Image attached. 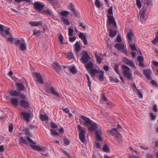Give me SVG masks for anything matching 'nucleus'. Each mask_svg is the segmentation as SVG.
Wrapping results in <instances>:
<instances>
[{
  "label": "nucleus",
  "mask_w": 158,
  "mask_h": 158,
  "mask_svg": "<svg viewBox=\"0 0 158 158\" xmlns=\"http://www.w3.org/2000/svg\"><path fill=\"white\" fill-rule=\"evenodd\" d=\"M30 146L31 148L34 150H35L38 151H44V149L43 150V148L38 146L34 145L32 144H30Z\"/></svg>",
  "instance_id": "4be33fe9"
},
{
  "label": "nucleus",
  "mask_w": 158,
  "mask_h": 158,
  "mask_svg": "<svg viewBox=\"0 0 158 158\" xmlns=\"http://www.w3.org/2000/svg\"><path fill=\"white\" fill-rule=\"evenodd\" d=\"M19 48L22 51L26 50L27 49V47L26 44L24 43L20 44Z\"/></svg>",
  "instance_id": "c9c22d12"
},
{
  "label": "nucleus",
  "mask_w": 158,
  "mask_h": 158,
  "mask_svg": "<svg viewBox=\"0 0 158 158\" xmlns=\"http://www.w3.org/2000/svg\"><path fill=\"white\" fill-rule=\"evenodd\" d=\"M69 35V36H72L73 35V33L74 32V30L73 29L70 28H68Z\"/></svg>",
  "instance_id": "c03bdc74"
},
{
  "label": "nucleus",
  "mask_w": 158,
  "mask_h": 158,
  "mask_svg": "<svg viewBox=\"0 0 158 158\" xmlns=\"http://www.w3.org/2000/svg\"><path fill=\"white\" fill-rule=\"evenodd\" d=\"M52 66L57 72L59 73L61 71V67L58 63L56 62H53Z\"/></svg>",
  "instance_id": "2eb2a0df"
},
{
  "label": "nucleus",
  "mask_w": 158,
  "mask_h": 158,
  "mask_svg": "<svg viewBox=\"0 0 158 158\" xmlns=\"http://www.w3.org/2000/svg\"><path fill=\"white\" fill-rule=\"evenodd\" d=\"M137 60L139 62V65L141 67H144V66L143 63L144 59L143 57L141 56H138Z\"/></svg>",
  "instance_id": "6ab92c4d"
},
{
  "label": "nucleus",
  "mask_w": 158,
  "mask_h": 158,
  "mask_svg": "<svg viewBox=\"0 0 158 158\" xmlns=\"http://www.w3.org/2000/svg\"><path fill=\"white\" fill-rule=\"evenodd\" d=\"M0 30L1 31V33L2 35L5 36V35L3 33L4 29L2 25L0 24Z\"/></svg>",
  "instance_id": "8fccbe9b"
},
{
  "label": "nucleus",
  "mask_w": 158,
  "mask_h": 158,
  "mask_svg": "<svg viewBox=\"0 0 158 158\" xmlns=\"http://www.w3.org/2000/svg\"><path fill=\"white\" fill-rule=\"evenodd\" d=\"M21 115H23L24 120H26L27 122L29 121V118L31 117V114L30 113L25 112H22L21 113Z\"/></svg>",
  "instance_id": "ddd939ff"
},
{
  "label": "nucleus",
  "mask_w": 158,
  "mask_h": 158,
  "mask_svg": "<svg viewBox=\"0 0 158 158\" xmlns=\"http://www.w3.org/2000/svg\"><path fill=\"white\" fill-rule=\"evenodd\" d=\"M77 128L78 130L80 131L79 136L81 141L83 143H85V135L86 133L84 129L85 128L81 127L80 124L78 125Z\"/></svg>",
  "instance_id": "f03ea898"
},
{
  "label": "nucleus",
  "mask_w": 158,
  "mask_h": 158,
  "mask_svg": "<svg viewBox=\"0 0 158 158\" xmlns=\"http://www.w3.org/2000/svg\"><path fill=\"white\" fill-rule=\"evenodd\" d=\"M18 100L17 99L14 98L11 100V104L15 106H17L18 105Z\"/></svg>",
  "instance_id": "c756f323"
},
{
  "label": "nucleus",
  "mask_w": 158,
  "mask_h": 158,
  "mask_svg": "<svg viewBox=\"0 0 158 158\" xmlns=\"http://www.w3.org/2000/svg\"><path fill=\"white\" fill-rule=\"evenodd\" d=\"M33 35H36L37 36H39L40 35V33L41 32V31L40 30H38L37 31H36L35 30H33Z\"/></svg>",
  "instance_id": "58836bf2"
},
{
  "label": "nucleus",
  "mask_w": 158,
  "mask_h": 158,
  "mask_svg": "<svg viewBox=\"0 0 158 158\" xmlns=\"http://www.w3.org/2000/svg\"><path fill=\"white\" fill-rule=\"evenodd\" d=\"M40 119L42 121H48V117L46 114H40Z\"/></svg>",
  "instance_id": "cd10ccee"
},
{
  "label": "nucleus",
  "mask_w": 158,
  "mask_h": 158,
  "mask_svg": "<svg viewBox=\"0 0 158 158\" xmlns=\"http://www.w3.org/2000/svg\"><path fill=\"white\" fill-rule=\"evenodd\" d=\"M143 73L145 77L148 79H151V76L150 75L151 74V71L150 69H147L144 70Z\"/></svg>",
  "instance_id": "f3484780"
},
{
  "label": "nucleus",
  "mask_w": 158,
  "mask_h": 158,
  "mask_svg": "<svg viewBox=\"0 0 158 158\" xmlns=\"http://www.w3.org/2000/svg\"><path fill=\"white\" fill-rule=\"evenodd\" d=\"M16 2H31V0H14Z\"/></svg>",
  "instance_id": "680f3d73"
},
{
  "label": "nucleus",
  "mask_w": 158,
  "mask_h": 158,
  "mask_svg": "<svg viewBox=\"0 0 158 158\" xmlns=\"http://www.w3.org/2000/svg\"><path fill=\"white\" fill-rule=\"evenodd\" d=\"M62 109L64 112L68 114V113H69V110L67 108H64V107H63L62 108Z\"/></svg>",
  "instance_id": "338daca9"
},
{
  "label": "nucleus",
  "mask_w": 158,
  "mask_h": 158,
  "mask_svg": "<svg viewBox=\"0 0 158 158\" xmlns=\"http://www.w3.org/2000/svg\"><path fill=\"white\" fill-rule=\"evenodd\" d=\"M119 65L117 64H115V66L114 68V71L116 72V73L119 74V73L118 71V68Z\"/></svg>",
  "instance_id": "09e8293b"
},
{
  "label": "nucleus",
  "mask_w": 158,
  "mask_h": 158,
  "mask_svg": "<svg viewBox=\"0 0 158 158\" xmlns=\"http://www.w3.org/2000/svg\"><path fill=\"white\" fill-rule=\"evenodd\" d=\"M94 66V64L91 61L87 63L85 66L86 69L88 71H90L92 69H93Z\"/></svg>",
  "instance_id": "aec40b11"
},
{
  "label": "nucleus",
  "mask_w": 158,
  "mask_h": 158,
  "mask_svg": "<svg viewBox=\"0 0 158 158\" xmlns=\"http://www.w3.org/2000/svg\"><path fill=\"white\" fill-rule=\"evenodd\" d=\"M146 157V158H153L154 155L152 154L148 153L147 154Z\"/></svg>",
  "instance_id": "6e6d98bb"
},
{
  "label": "nucleus",
  "mask_w": 158,
  "mask_h": 158,
  "mask_svg": "<svg viewBox=\"0 0 158 158\" xmlns=\"http://www.w3.org/2000/svg\"><path fill=\"white\" fill-rule=\"evenodd\" d=\"M123 62L127 65L132 68H135V64L132 60H130L126 57H124L123 58Z\"/></svg>",
  "instance_id": "0eeeda50"
},
{
  "label": "nucleus",
  "mask_w": 158,
  "mask_h": 158,
  "mask_svg": "<svg viewBox=\"0 0 158 158\" xmlns=\"http://www.w3.org/2000/svg\"><path fill=\"white\" fill-rule=\"evenodd\" d=\"M20 139V144H28V143L27 142L26 140L24 139L22 137H19Z\"/></svg>",
  "instance_id": "f704fd0d"
},
{
  "label": "nucleus",
  "mask_w": 158,
  "mask_h": 158,
  "mask_svg": "<svg viewBox=\"0 0 158 158\" xmlns=\"http://www.w3.org/2000/svg\"><path fill=\"white\" fill-rule=\"evenodd\" d=\"M34 74L37 79V81L41 84H43L44 82L43 80L41 74L38 73H35Z\"/></svg>",
  "instance_id": "4468645a"
},
{
  "label": "nucleus",
  "mask_w": 158,
  "mask_h": 158,
  "mask_svg": "<svg viewBox=\"0 0 158 158\" xmlns=\"http://www.w3.org/2000/svg\"><path fill=\"white\" fill-rule=\"evenodd\" d=\"M109 30V36L111 38L114 37L117 35L116 31H113L112 29H110Z\"/></svg>",
  "instance_id": "bb28decb"
},
{
  "label": "nucleus",
  "mask_w": 158,
  "mask_h": 158,
  "mask_svg": "<svg viewBox=\"0 0 158 158\" xmlns=\"http://www.w3.org/2000/svg\"><path fill=\"white\" fill-rule=\"evenodd\" d=\"M75 50L77 52L81 50V47L78 42H77L74 45Z\"/></svg>",
  "instance_id": "473e14b6"
},
{
  "label": "nucleus",
  "mask_w": 158,
  "mask_h": 158,
  "mask_svg": "<svg viewBox=\"0 0 158 158\" xmlns=\"http://www.w3.org/2000/svg\"><path fill=\"white\" fill-rule=\"evenodd\" d=\"M63 142L66 145H69L70 143V141L67 138H65L64 139Z\"/></svg>",
  "instance_id": "37998d69"
},
{
  "label": "nucleus",
  "mask_w": 158,
  "mask_h": 158,
  "mask_svg": "<svg viewBox=\"0 0 158 158\" xmlns=\"http://www.w3.org/2000/svg\"><path fill=\"white\" fill-rule=\"evenodd\" d=\"M24 131H25V133L26 134L29 135L31 136V133L30 132L28 129L27 128H25Z\"/></svg>",
  "instance_id": "4d7b16f0"
},
{
  "label": "nucleus",
  "mask_w": 158,
  "mask_h": 158,
  "mask_svg": "<svg viewBox=\"0 0 158 158\" xmlns=\"http://www.w3.org/2000/svg\"><path fill=\"white\" fill-rule=\"evenodd\" d=\"M69 71L71 72L73 74H76L77 73V71L75 67L74 66H72L71 68H69Z\"/></svg>",
  "instance_id": "72a5a7b5"
},
{
  "label": "nucleus",
  "mask_w": 158,
  "mask_h": 158,
  "mask_svg": "<svg viewBox=\"0 0 158 158\" xmlns=\"http://www.w3.org/2000/svg\"><path fill=\"white\" fill-rule=\"evenodd\" d=\"M95 137L97 140H98L100 141H102V138L100 134L95 135Z\"/></svg>",
  "instance_id": "864d4df0"
},
{
  "label": "nucleus",
  "mask_w": 158,
  "mask_h": 158,
  "mask_svg": "<svg viewBox=\"0 0 158 158\" xmlns=\"http://www.w3.org/2000/svg\"><path fill=\"white\" fill-rule=\"evenodd\" d=\"M50 2L51 4L53 6H56L57 5V3L55 0H47Z\"/></svg>",
  "instance_id": "ea45409f"
},
{
  "label": "nucleus",
  "mask_w": 158,
  "mask_h": 158,
  "mask_svg": "<svg viewBox=\"0 0 158 158\" xmlns=\"http://www.w3.org/2000/svg\"><path fill=\"white\" fill-rule=\"evenodd\" d=\"M44 7V5L40 3L39 2H36L34 3V8L40 11H41Z\"/></svg>",
  "instance_id": "6e6552de"
},
{
  "label": "nucleus",
  "mask_w": 158,
  "mask_h": 158,
  "mask_svg": "<svg viewBox=\"0 0 158 158\" xmlns=\"http://www.w3.org/2000/svg\"><path fill=\"white\" fill-rule=\"evenodd\" d=\"M51 134L52 135H59L58 133L57 132L56 130L53 129H51L50 131Z\"/></svg>",
  "instance_id": "a18cd8bd"
},
{
  "label": "nucleus",
  "mask_w": 158,
  "mask_h": 158,
  "mask_svg": "<svg viewBox=\"0 0 158 158\" xmlns=\"http://www.w3.org/2000/svg\"><path fill=\"white\" fill-rule=\"evenodd\" d=\"M133 34L131 30H130L129 32L127 34V38L128 40V42L129 45V46L131 48V49L133 51H137L138 52H139L140 54H141V51L139 49H137L135 44H132V39L131 37L133 35Z\"/></svg>",
  "instance_id": "f257e3e1"
},
{
  "label": "nucleus",
  "mask_w": 158,
  "mask_h": 158,
  "mask_svg": "<svg viewBox=\"0 0 158 158\" xmlns=\"http://www.w3.org/2000/svg\"><path fill=\"white\" fill-rule=\"evenodd\" d=\"M10 30V28H8L7 29L5 30V32L6 34L7 35L11 36V35L10 34V33L9 32V31Z\"/></svg>",
  "instance_id": "e2e57ef3"
},
{
  "label": "nucleus",
  "mask_w": 158,
  "mask_h": 158,
  "mask_svg": "<svg viewBox=\"0 0 158 158\" xmlns=\"http://www.w3.org/2000/svg\"><path fill=\"white\" fill-rule=\"evenodd\" d=\"M117 42L120 43L122 42V39L120 36L119 35H118L117 37Z\"/></svg>",
  "instance_id": "774afa93"
},
{
  "label": "nucleus",
  "mask_w": 158,
  "mask_h": 158,
  "mask_svg": "<svg viewBox=\"0 0 158 158\" xmlns=\"http://www.w3.org/2000/svg\"><path fill=\"white\" fill-rule=\"evenodd\" d=\"M51 127L53 128H57L58 126L53 123H51Z\"/></svg>",
  "instance_id": "0e129e2a"
},
{
  "label": "nucleus",
  "mask_w": 158,
  "mask_h": 158,
  "mask_svg": "<svg viewBox=\"0 0 158 158\" xmlns=\"http://www.w3.org/2000/svg\"><path fill=\"white\" fill-rule=\"evenodd\" d=\"M13 129V126L12 124H10L9 127V131L10 132H12Z\"/></svg>",
  "instance_id": "bf43d9fd"
},
{
  "label": "nucleus",
  "mask_w": 158,
  "mask_h": 158,
  "mask_svg": "<svg viewBox=\"0 0 158 158\" xmlns=\"http://www.w3.org/2000/svg\"><path fill=\"white\" fill-rule=\"evenodd\" d=\"M20 106L24 108L27 109L29 107V104L28 102L24 100H22L20 102Z\"/></svg>",
  "instance_id": "dca6fc26"
},
{
  "label": "nucleus",
  "mask_w": 158,
  "mask_h": 158,
  "mask_svg": "<svg viewBox=\"0 0 158 158\" xmlns=\"http://www.w3.org/2000/svg\"><path fill=\"white\" fill-rule=\"evenodd\" d=\"M29 23L32 26H42L43 25V23L41 21H31Z\"/></svg>",
  "instance_id": "a211bd4d"
},
{
  "label": "nucleus",
  "mask_w": 158,
  "mask_h": 158,
  "mask_svg": "<svg viewBox=\"0 0 158 158\" xmlns=\"http://www.w3.org/2000/svg\"><path fill=\"white\" fill-rule=\"evenodd\" d=\"M110 80L111 81H113L115 83H118L119 81L116 78H114L112 77H110Z\"/></svg>",
  "instance_id": "3c124183"
},
{
  "label": "nucleus",
  "mask_w": 158,
  "mask_h": 158,
  "mask_svg": "<svg viewBox=\"0 0 158 158\" xmlns=\"http://www.w3.org/2000/svg\"><path fill=\"white\" fill-rule=\"evenodd\" d=\"M88 127V130L91 131H95L98 128L96 123L93 121Z\"/></svg>",
  "instance_id": "f8f14e48"
},
{
  "label": "nucleus",
  "mask_w": 158,
  "mask_h": 158,
  "mask_svg": "<svg viewBox=\"0 0 158 158\" xmlns=\"http://www.w3.org/2000/svg\"><path fill=\"white\" fill-rule=\"evenodd\" d=\"M50 91L52 94L55 96L60 97L59 93L55 91L54 88L53 87L51 88L50 89Z\"/></svg>",
  "instance_id": "c85d7f7f"
},
{
  "label": "nucleus",
  "mask_w": 158,
  "mask_h": 158,
  "mask_svg": "<svg viewBox=\"0 0 158 158\" xmlns=\"http://www.w3.org/2000/svg\"><path fill=\"white\" fill-rule=\"evenodd\" d=\"M114 47L118 50H121L122 49L124 48V46L122 44H116Z\"/></svg>",
  "instance_id": "a878e982"
},
{
  "label": "nucleus",
  "mask_w": 158,
  "mask_h": 158,
  "mask_svg": "<svg viewBox=\"0 0 158 158\" xmlns=\"http://www.w3.org/2000/svg\"><path fill=\"white\" fill-rule=\"evenodd\" d=\"M26 139L29 143H32L35 145V143L31 139L30 137L27 136L26 137Z\"/></svg>",
  "instance_id": "5fc2aeb1"
},
{
  "label": "nucleus",
  "mask_w": 158,
  "mask_h": 158,
  "mask_svg": "<svg viewBox=\"0 0 158 158\" xmlns=\"http://www.w3.org/2000/svg\"><path fill=\"white\" fill-rule=\"evenodd\" d=\"M67 56L69 60H71L73 58V54L71 52H68Z\"/></svg>",
  "instance_id": "79ce46f5"
},
{
  "label": "nucleus",
  "mask_w": 158,
  "mask_h": 158,
  "mask_svg": "<svg viewBox=\"0 0 158 158\" xmlns=\"http://www.w3.org/2000/svg\"><path fill=\"white\" fill-rule=\"evenodd\" d=\"M16 85L17 87V89L19 91L24 90L25 87L22 83H17Z\"/></svg>",
  "instance_id": "b1692460"
},
{
  "label": "nucleus",
  "mask_w": 158,
  "mask_h": 158,
  "mask_svg": "<svg viewBox=\"0 0 158 158\" xmlns=\"http://www.w3.org/2000/svg\"><path fill=\"white\" fill-rule=\"evenodd\" d=\"M99 73H98V74L97 75V76H98L99 78V80L101 81H104V79L103 78L104 76V72L102 71H99Z\"/></svg>",
  "instance_id": "393cba45"
},
{
  "label": "nucleus",
  "mask_w": 158,
  "mask_h": 158,
  "mask_svg": "<svg viewBox=\"0 0 158 158\" xmlns=\"http://www.w3.org/2000/svg\"><path fill=\"white\" fill-rule=\"evenodd\" d=\"M156 35L155 38L152 41V43L154 44H156L158 42V31L156 32Z\"/></svg>",
  "instance_id": "e433bc0d"
},
{
  "label": "nucleus",
  "mask_w": 158,
  "mask_h": 158,
  "mask_svg": "<svg viewBox=\"0 0 158 158\" xmlns=\"http://www.w3.org/2000/svg\"><path fill=\"white\" fill-rule=\"evenodd\" d=\"M16 2H31V0H14Z\"/></svg>",
  "instance_id": "052dcab7"
},
{
  "label": "nucleus",
  "mask_w": 158,
  "mask_h": 158,
  "mask_svg": "<svg viewBox=\"0 0 158 158\" xmlns=\"http://www.w3.org/2000/svg\"><path fill=\"white\" fill-rule=\"evenodd\" d=\"M59 40L61 43H63V37L61 34H60V36L59 38Z\"/></svg>",
  "instance_id": "69168bd1"
},
{
  "label": "nucleus",
  "mask_w": 158,
  "mask_h": 158,
  "mask_svg": "<svg viewBox=\"0 0 158 158\" xmlns=\"http://www.w3.org/2000/svg\"><path fill=\"white\" fill-rule=\"evenodd\" d=\"M90 58V57L86 51H84L82 52V56L80 60L83 64L87 63L88 62Z\"/></svg>",
  "instance_id": "20e7f679"
},
{
  "label": "nucleus",
  "mask_w": 158,
  "mask_h": 158,
  "mask_svg": "<svg viewBox=\"0 0 158 158\" xmlns=\"http://www.w3.org/2000/svg\"><path fill=\"white\" fill-rule=\"evenodd\" d=\"M69 12L68 11H64L60 12V15L62 16L67 17L69 14Z\"/></svg>",
  "instance_id": "a19ab883"
},
{
  "label": "nucleus",
  "mask_w": 158,
  "mask_h": 158,
  "mask_svg": "<svg viewBox=\"0 0 158 158\" xmlns=\"http://www.w3.org/2000/svg\"><path fill=\"white\" fill-rule=\"evenodd\" d=\"M95 55L98 62L100 64H101L102 62L103 59L98 55L96 52L95 53Z\"/></svg>",
  "instance_id": "7c9ffc66"
},
{
  "label": "nucleus",
  "mask_w": 158,
  "mask_h": 158,
  "mask_svg": "<svg viewBox=\"0 0 158 158\" xmlns=\"http://www.w3.org/2000/svg\"><path fill=\"white\" fill-rule=\"evenodd\" d=\"M61 19L62 21L64 24L69 26L70 25V22L68 19H65L64 17H61Z\"/></svg>",
  "instance_id": "2f4dec72"
},
{
  "label": "nucleus",
  "mask_w": 158,
  "mask_h": 158,
  "mask_svg": "<svg viewBox=\"0 0 158 158\" xmlns=\"http://www.w3.org/2000/svg\"><path fill=\"white\" fill-rule=\"evenodd\" d=\"M95 5L98 8H99L101 6L100 3L98 0H96L95 1Z\"/></svg>",
  "instance_id": "de8ad7c7"
},
{
  "label": "nucleus",
  "mask_w": 158,
  "mask_h": 158,
  "mask_svg": "<svg viewBox=\"0 0 158 158\" xmlns=\"http://www.w3.org/2000/svg\"><path fill=\"white\" fill-rule=\"evenodd\" d=\"M122 68L123 69L124 76L127 79L131 80L132 75L130 73V69L127 66L122 65Z\"/></svg>",
  "instance_id": "7ed1b4c3"
},
{
  "label": "nucleus",
  "mask_w": 158,
  "mask_h": 158,
  "mask_svg": "<svg viewBox=\"0 0 158 158\" xmlns=\"http://www.w3.org/2000/svg\"><path fill=\"white\" fill-rule=\"evenodd\" d=\"M79 37L83 42L84 45H85L88 44V43L86 39L85 35L83 33L80 32L79 35Z\"/></svg>",
  "instance_id": "9b49d317"
},
{
  "label": "nucleus",
  "mask_w": 158,
  "mask_h": 158,
  "mask_svg": "<svg viewBox=\"0 0 158 158\" xmlns=\"http://www.w3.org/2000/svg\"><path fill=\"white\" fill-rule=\"evenodd\" d=\"M107 132L110 133L113 136L114 135L117 139H120L121 138V134L118 132L117 128H114L113 129L108 130Z\"/></svg>",
  "instance_id": "39448f33"
},
{
  "label": "nucleus",
  "mask_w": 158,
  "mask_h": 158,
  "mask_svg": "<svg viewBox=\"0 0 158 158\" xmlns=\"http://www.w3.org/2000/svg\"><path fill=\"white\" fill-rule=\"evenodd\" d=\"M136 5L139 8H140L142 6V4L140 0H136Z\"/></svg>",
  "instance_id": "49530a36"
},
{
  "label": "nucleus",
  "mask_w": 158,
  "mask_h": 158,
  "mask_svg": "<svg viewBox=\"0 0 158 158\" xmlns=\"http://www.w3.org/2000/svg\"><path fill=\"white\" fill-rule=\"evenodd\" d=\"M90 75L93 77H94L95 75H98V74L99 73V71H98L97 70L94 69H92L90 71Z\"/></svg>",
  "instance_id": "5701e85b"
},
{
  "label": "nucleus",
  "mask_w": 158,
  "mask_h": 158,
  "mask_svg": "<svg viewBox=\"0 0 158 158\" xmlns=\"http://www.w3.org/2000/svg\"><path fill=\"white\" fill-rule=\"evenodd\" d=\"M102 149L104 152H109L110 151L109 148L107 145L106 144H105L104 145L102 148Z\"/></svg>",
  "instance_id": "4c0bfd02"
},
{
  "label": "nucleus",
  "mask_w": 158,
  "mask_h": 158,
  "mask_svg": "<svg viewBox=\"0 0 158 158\" xmlns=\"http://www.w3.org/2000/svg\"><path fill=\"white\" fill-rule=\"evenodd\" d=\"M76 39V38L75 36L73 37H69V40L70 42H73Z\"/></svg>",
  "instance_id": "13d9d810"
},
{
  "label": "nucleus",
  "mask_w": 158,
  "mask_h": 158,
  "mask_svg": "<svg viewBox=\"0 0 158 158\" xmlns=\"http://www.w3.org/2000/svg\"><path fill=\"white\" fill-rule=\"evenodd\" d=\"M80 118L83 120L84 124L86 126H89L91 123L93 122V121L89 118H87L84 115H81Z\"/></svg>",
  "instance_id": "423d86ee"
},
{
  "label": "nucleus",
  "mask_w": 158,
  "mask_h": 158,
  "mask_svg": "<svg viewBox=\"0 0 158 158\" xmlns=\"http://www.w3.org/2000/svg\"><path fill=\"white\" fill-rule=\"evenodd\" d=\"M9 94L12 96L17 97L19 95L20 92L15 90H11Z\"/></svg>",
  "instance_id": "412c9836"
},
{
  "label": "nucleus",
  "mask_w": 158,
  "mask_h": 158,
  "mask_svg": "<svg viewBox=\"0 0 158 158\" xmlns=\"http://www.w3.org/2000/svg\"><path fill=\"white\" fill-rule=\"evenodd\" d=\"M108 25H110L111 24H113L115 27H116V23L114 17L111 15H108Z\"/></svg>",
  "instance_id": "9d476101"
},
{
  "label": "nucleus",
  "mask_w": 158,
  "mask_h": 158,
  "mask_svg": "<svg viewBox=\"0 0 158 158\" xmlns=\"http://www.w3.org/2000/svg\"><path fill=\"white\" fill-rule=\"evenodd\" d=\"M44 13H45L47 15L51 16L52 15V12H50L49 10H47L44 11Z\"/></svg>",
  "instance_id": "603ef678"
},
{
  "label": "nucleus",
  "mask_w": 158,
  "mask_h": 158,
  "mask_svg": "<svg viewBox=\"0 0 158 158\" xmlns=\"http://www.w3.org/2000/svg\"><path fill=\"white\" fill-rule=\"evenodd\" d=\"M69 8L71 10L73 14V15L77 17L79 15L78 13L76 10L75 6L72 3H70L69 6Z\"/></svg>",
  "instance_id": "1a4fd4ad"
}]
</instances>
